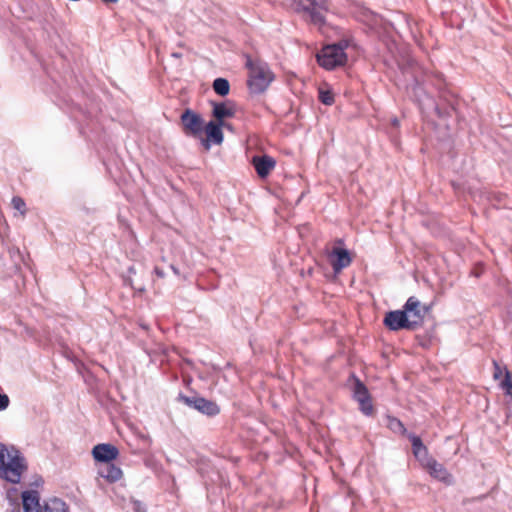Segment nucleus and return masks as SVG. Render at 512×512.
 Returning <instances> with one entry per match:
<instances>
[{"mask_svg":"<svg viewBox=\"0 0 512 512\" xmlns=\"http://www.w3.org/2000/svg\"><path fill=\"white\" fill-rule=\"evenodd\" d=\"M429 82L436 90L438 100L428 98L431 109L439 119H447L458 113L459 96L452 90L451 85L445 81L442 73L427 76Z\"/></svg>","mask_w":512,"mask_h":512,"instance_id":"f257e3e1","label":"nucleus"},{"mask_svg":"<svg viewBox=\"0 0 512 512\" xmlns=\"http://www.w3.org/2000/svg\"><path fill=\"white\" fill-rule=\"evenodd\" d=\"M399 67L404 75H410L411 77V83L407 84L406 87L409 96L418 104L421 111L431 109L428 98L433 97L427 93L424 87V81L420 77L421 68L418 63L413 59H408L406 62L399 64Z\"/></svg>","mask_w":512,"mask_h":512,"instance_id":"f03ea898","label":"nucleus"},{"mask_svg":"<svg viewBox=\"0 0 512 512\" xmlns=\"http://www.w3.org/2000/svg\"><path fill=\"white\" fill-rule=\"evenodd\" d=\"M345 48L346 46L341 43L324 46L315 55L317 64L328 71L344 66L348 59Z\"/></svg>","mask_w":512,"mask_h":512,"instance_id":"7ed1b4c3","label":"nucleus"},{"mask_svg":"<svg viewBox=\"0 0 512 512\" xmlns=\"http://www.w3.org/2000/svg\"><path fill=\"white\" fill-rule=\"evenodd\" d=\"M346 384L352 393V399L358 402L359 410L364 415L371 416L374 413V406L366 384L354 372L350 373Z\"/></svg>","mask_w":512,"mask_h":512,"instance_id":"20e7f679","label":"nucleus"},{"mask_svg":"<svg viewBox=\"0 0 512 512\" xmlns=\"http://www.w3.org/2000/svg\"><path fill=\"white\" fill-rule=\"evenodd\" d=\"M382 322L384 327L391 332L417 330V322L410 321V319H408L403 307L401 309L387 311L384 314Z\"/></svg>","mask_w":512,"mask_h":512,"instance_id":"39448f33","label":"nucleus"},{"mask_svg":"<svg viewBox=\"0 0 512 512\" xmlns=\"http://www.w3.org/2000/svg\"><path fill=\"white\" fill-rule=\"evenodd\" d=\"M327 257L335 275L341 273L353 260L351 252L344 247V241L340 238L335 240L330 251L327 250Z\"/></svg>","mask_w":512,"mask_h":512,"instance_id":"423d86ee","label":"nucleus"},{"mask_svg":"<svg viewBox=\"0 0 512 512\" xmlns=\"http://www.w3.org/2000/svg\"><path fill=\"white\" fill-rule=\"evenodd\" d=\"M177 399L189 408H192L207 417H215L220 413V407L215 401L198 395L186 396L183 393H179Z\"/></svg>","mask_w":512,"mask_h":512,"instance_id":"0eeeda50","label":"nucleus"},{"mask_svg":"<svg viewBox=\"0 0 512 512\" xmlns=\"http://www.w3.org/2000/svg\"><path fill=\"white\" fill-rule=\"evenodd\" d=\"M180 120L186 136L201 137L205 122L199 113L188 108L181 114Z\"/></svg>","mask_w":512,"mask_h":512,"instance_id":"6e6552de","label":"nucleus"},{"mask_svg":"<svg viewBox=\"0 0 512 512\" xmlns=\"http://www.w3.org/2000/svg\"><path fill=\"white\" fill-rule=\"evenodd\" d=\"M402 307L406 312L408 319H410V321L417 322L418 329L424 325L425 316L431 310L432 305L422 304L417 297L411 296L406 300Z\"/></svg>","mask_w":512,"mask_h":512,"instance_id":"1a4fd4ad","label":"nucleus"},{"mask_svg":"<svg viewBox=\"0 0 512 512\" xmlns=\"http://www.w3.org/2000/svg\"><path fill=\"white\" fill-rule=\"evenodd\" d=\"M0 464L3 466L5 479L13 484L20 482L22 472L27 469L25 458L19 451L15 452L7 464L5 462Z\"/></svg>","mask_w":512,"mask_h":512,"instance_id":"9d476101","label":"nucleus"},{"mask_svg":"<svg viewBox=\"0 0 512 512\" xmlns=\"http://www.w3.org/2000/svg\"><path fill=\"white\" fill-rule=\"evenodd\" d=\"M270 83V78L263 68H251L250 77L247 81L251 93L260 94L264 92Z\"/></svg>","mask_w":512,"mask_h":512,"instance_id":"9b49d317","label":"nucleus"},{"mask_svg":"<svg viewBox=\"0 0 512 512\" xmlns=\"http://www.w3.org/2000/svg\"><path fill=\"white\" fill-rule=\"evenodd\" d=\"M119 455L118 448L110 443L97 444L92 449V456L96 462L111 463Z\"/></svg>","mask_w":512,"mask_h":512,"instance_id":"f8f14e48","label":"nucleus"},{"mask_svg":"<svg viewBox=\"0 0 512 512\" xmlns=\"http://www.w3.org/2000/svg\"><path fill=\"white\" fill-rule=\"evenodd\" d=\"M222 127H228V123H219L217 121H209L204 125V131L207 135V139H202V144L208 149L210 147L209 141L214 144H221L224 139Z\"/></svg>","mask_w":512,"mask_h":512,"instance_id":"ddd939ff","label":"nucleus"},{"mask_svg":"<svg viewBox=\"0 0 512 512\" xmlns=\"http://www.w3.org/2000/svg\"><path fill=\"white\" fill-rule=\"evenodd\" d=\"M212 116L219 123H226V118H232L236 114V104L231 100L224 102H212Z\"/></svg>","mask_w":512,"mask_h":512,"instance_id":"4468645a","label":"nucleus"},{"mask_svg":"<svg viewBox=\"0 0 512 512\" xmlns=\"http://www.w3.org/2000/svg\"><path fill=\"white\" fill-rule=\"evenodd\" d=\"M251 163L260 178H266L276 164L273 157L266 154L253 156Z\"/></svg>","mask_w":512,"mask_h":512,"instance_id":"2eb2a0df","label":"nucleus"},{"mask_svg":"<svg viewBox=\"0 0 512 512\" xmlns=\"http://www.w3.org/2000/svg\"><path fill=\"white\" fill-rule=\"evenodd\" d=\"M431 477L441 481L446 485L454 484V477L448 470L444 467L443 464L437 462L436 459L430 460L428 462V467H426Z\"/></svg>","mask_w":512,"mask_h":512,"instance_id":"dca6fc26","label":"nucleus"},{"mask_svg":"<svg viewBox=\"0 0 512 512\" xmlns=\"http://www.w3.org/2000/svg\"><path fill=\"white\" fill-rule=\"evenodd\" d=\"M23 512H42L40 496L36 490H26L21 495Z\"/></svg>","mask_w":512,"mask_h":512,"instance_id":"f3484780","label":"nucleus"},{"mask_svg":"<svg viewBox=\"0 0 512 512\" xmlns=\"http://www.w3.org/2000/svg\"><path fill=\"white\" fill-rule=\"evenodd\" d=\"M98 474L110 483L117 482L122 478V470L114 463H105L98 470Z\"/></svg>","mask_w":512,"mask_h":512,"instance_id":"a211bd4d","label":"nucleus"},{"mask_svg":"<svg viewBox=\"0 0 512 512\" xmlns=\"http://www.w3.org/2000/svg\"><path fill=\"white\" fill-rule=\"evenodd\" d=\"M415 339L420 347L429 349L436 339V324L432 323L423 333L416 334Z\"/></svg>","mask_w":512,"mask_h":512,"instance_id":"6ab92c4d","label":"nucleus"},{"mask_svg":"<svg viewBox=\"0 0 512 512\" xmlns=\"http://www.w3.org/2000/svg\"><path fill=\"white\" fill-rule=\"evenodd\" d=\"M43 510L44 512H69L67 504L59 498L49 499L45 502Z\"/></svg>","mask_w":512,"mask_h":512,"instance_id":"aec40b11","label":"nucleus"},{"mask_svg":"<svg viewBox=\"0 0 512 512\" xmlns=\"http://www.w3.org/2000/svg\"><path fill=\"white\" fill-rule=\"evenodd\" d=\"M318 100L326 106H331L334 102V92L330 86L325 84V87L318 88Z\"/></svg>","mask_w":512,"mask_h":512,"instance_id":"412c9836","label":"nucleus"},{"mask_svg":"<svg viewBox=\"0 0 512 512\" xmlns=\"http://www.w3.org/2000/svg\"><path fill=\"white\" fill-rule=\"evenodd\" d=\"M212 88L216 94L225 97L230 92V83L226 78H216L212 83Z\"/></svg>","mask_w":512,"mask_h":512,"instance_id":"4be33fe9","label":"nucleus"},{"mask_svg":"<svg viewBox=\"0 0 512 512\" xmlns=\"http://www.w3.org/2000/svg\"><path fill=\"white\" fill-rule=\"evenodd\" d=\"M386 426L396 434L405 435L407 433V429L402 421L394 416H386Z\"/></svg>","mask_w":512,"mask_h":512,"instance_id":"5701e85b","label":"nucleus"},{"mask_svg":"<svg viewBox=\"0 0 512 512\" xmlns=\"http://www.w3.org/2000/svg\"><path fill=\"white\" fill-rule=\"evenodd\" d=\"M500 387L507 397H512V373L505 367V375L500 382Z\"/></svg>","mask_w":512,"mask_h":512,"instance_id":"b1692460","label":"nucleus"},{"mask_svg":"<svg viewBox=\"0 0 512 512\" xmlns=\"http://www.w3.org/2000/svg\"><path fill=\"white\" fill-rule=\"evenodd\" d=\"M407 438L411 442L412 446V453L419 452L421 449H424L426 446L424 445L421 437L419 435H416L414 433H408Z\"/></svg>","mask_w":512,"mask_h":512,"instance_id":"393cba45","label":"nucleus"},{"mask_svg":"<svg viewBox=\"0 0 512 512\" xmlns=\"http://www.w3.org/2000/svg\"><path fill=\"white\" fill-rule=\"evenodd\" d=\"M413 455L415 458L421 463L423 467H428V462L430 460H434L435 458L429 456L428 448L425 447L424 449H421L419 452H414Z\"/></svg>","mask_w":512,"mask_h":512,"instance_id":"a878e982","label":"nucleus"},{"mask_svg":"<svg viewBox=\"0 0 512 512\" xmlns=\"http://www.w3.org/2000/svg\"><path fill=\"white\" fill-rule=\"evenodd\" d=\"M11 204L15 210L19 211L22 215H25L26 203L21 197L14 196L11 200Z\"/></svg>","mask_w":512,"mask_h":512,"instance_id":"bb28decb","label":"nucleus"},{"mask_svg":"<svg viewBox=\"0 0 512 512\" xmlns=\"http://www.w3.org/2000/svg\"><path fill=\"white\" fill-rule=\"evenodd\" d=\"M10 399L7 394L0 393V412L9 407Z\"/></svg>","mask_w":512,"mask_h":512,"instance_id":"cd10ccee","label":"nucleus"},{"mask_svg":"<svg viewBox=\"0 0 512 512\" xmlns=\"http://www.w3.org/2000/svg\"><path fill=\"white\" fill-rule=\"evenodd\" d=\"M308 231H309L308 224H304L302 226H297L296 227V232L298 234V237L301 238V239H303L306 236Z\"/></svg>","mask_w":512,"mask_h":512,"instance_id":"c85d7f7f","label":"nucleus"},{"mask_svg":"<svg viewBox=\"0 0 512 512\" xmlns=\"http://www.w3.org/2000/svg\"><path fill=\"white\" fill-rule=\"evenodd\" d=\"M493 364H494L493 377H494V379H499L502 376V368L496 361H493Z\"/></svg>","mask_w":512,"mask_h":512,"instance_id":"c756f323","label":"nucleus"},{"mask_svg":"<svg viewBox=\"0 0 512 512\" xmlns=\"http://www.w3.org/2000/svg\"><path fill=\"white\" fill-rule=\"evenodd\" d=\"M7 453V447L5 444L0 443V463H4L5 454Z\"/></svg>","mask_w":512,"mask_h":512,"instance_id":"7c9ffc66","label":"nucleus"},{"mask_svg":"<svg viewBox=\"0 0 512 512\" xmlns=\"http://www.w3.org/2000/svg\"><path fill=\"white\" fill-rule=\"evenodd\" d=\"M154 273L159 277V278H164L165 277V272L159 268V267H155L154 268Z\"/></svg>","mask_w":512,"mask_h":512,"instance_id":"2f4dec72","label":"nucleus"},{"mask_svg":"<svg viewBox=\"0 0 512 512\" xmlns=\"http://www.w3.org/2000/svg\"><path fill=\"white\" fill-rule=\"evenodd\" d=\"M390 123H391V126L396 129L399 128V126H400V121L397 117L392 118Z\"/></svg>","mask_w":512,"mask_h":512,"instance_id":"473e14b6","label":"nucleus"},{"mask_svg":"<svg viewBox=\"0 0 512 512\" xmlns=\"http://www.w3.org/2000/svg\"><path fill=\"white\" fill-rule=\"evenodd\" d=\"M124 284L130 286L131 288H134L133 281L130 276L124 278Z\"/></svg>","mask_w":512,"mask_h":512,"instance_id":"72a5a7b5","label":"nucleus"},{"mask_svg":"<svg viewBox=\"0 0 512 512\" xmlns=\"http://www.w3.org/2000/svg\"><path fill=\"white\" fill-rule=\"evenodd\" d=\"M507 410L512 411V397L506 401Z\"/></svg>","mask_w":512,"mask_h":512,"instance_id":"f704fd0d","label":"nucleus"},{"mask_svg":"<svg viewBox=\"0 0 512 512\" xmlns=\"http://www.w3.org/2000/svg\"><path fill=\"white\" fill-rule=\"evenodd\" d=\"M135 511L136 512H145L144 510L142 511L140 502L135 503Z\"/></svg>","mask_w":512,"mask_h":512,"instance_id":"c9c22d12","label":"nucleus"},{"mask_svg":"<svg viewBox=\"0 0 512 512\" xmlns=\"http://www.w3.org/2000/svg\"><path fill=\"white\" fill-rule=\"evenodd\" d=\"M170 268H171V270L173 271V273L175 275H179L180 274L179 269L176 266L171 265Z\"/></svg>","mask_w":512,"mask_h":512,"instance_id":"e433bc0d","label":"nucleus"},{"mask_svg":"<svg viewBox=\"0 0 512 512\" xmlns=\"http://www.w3.org/2000/svg\"><path fill=\"white\" fill-rule=\"evenodd\" d=\"M34 484L36 486H40L43 484V479L41 477H39L38 479L35 480Z\"/></svg>","mask_w":512,"mask_h":512,"instance_id":"4c0bfd02","label":"nucleus"},{"mask_svg":"<svg viewBox=\"0 0 512 512\" xmlns=\"http://www.w3.org/2000/svg\"><path fill=\"white\" fill-rule=\"evenodd\" d=\"M171 56H172V57H174V58H181V57H182V54H181V53H179V52H173V53L171 54Z\"/></svg>","mask_w":512,"mask_h":512,"instance_id":"58836bf2","label":"nucleus"},{"mask_svg":"<svg viewBox=\"0 0 512 512\" xmlns=\"http://www.w3.org/2000/svg\"><path fill=\"white\" fill-rule=\"evenodd\" d=\"M128 273H129V274H135V273H136L134 266H130V267L128 268Z\"/></svg>","mask_w":512,"mask_h":512,"instance_id":"ea45409f","label":"nucleus"},{"mask_svg":"<svg viewBox=\"0 0 512 512\" xmlns=\"http://www.w3.org/2000/svg\"><path fill=\"white\" fill-rule=\"evenodd\" d=\"M304 192H301L300 196L298 197L297 201H296V205L299 204V202L301 201V199L303 198L304 196Z\"/></svg>","mask_w":512,"mask_h":512,"instance_id":"a19ab883","label":"nucleus"},{"mask_svg":"<svg viewBox=\"0 0 512 512\" xmlns=\"http://www.w3.org/2000/svg\"><path fill=\"white\" fill-rule=\"evenodd\" d=\"M104 3H116L118 0H101Z\"/></svg>","mask_w":512,"mask_h":512,"instance_id":"79ce46f5","label":"nucleus"},{"mask_svg":"<svg viewBox=\"0 0 512 512\" xmlns=\"http://www.w3.org/2000/svg\"><path fill=\"white\" fill-rule=\"evenodd\" d=\"M364 15H367V16H368V15L374 16L375 14H374L372 11H370V10H366V11L364 12Z\"/></svg>","mask_w":512,"mask_h":512,"instance_id":"37998d69","label":"nucleus"},{"mask_svg":"<svg viewBox=\"0 0 512 512\" xmlns=\"http://www.w3.org/2000/svg\"><path fill=\"white\" fill-rule=\"evenodd\" d=\"M298 309L299 308L297 306H293V310H294L295 314H298Z\"/></svg>","mask_w":512,"mask_h":512,"instance_id":"c03bdc74","label":"nucleus"},{"mask_svg":"<svg viewBox=\"0 0 512 512\" xmlns=\"http://www.w3.org/2000/svg\"><path fill=\"white\" fill-rule=\"evenodd\" d=\"M138 291H139V292H143V291H144V288H143V287H142V288H139V289H138Z\"/></svg>","mask_w":512,"mask_h":512,"instance_id":"a18cd8bd","label":"nucleus"},{"mask_svg":"<svg viewBox=\"0 0 512 512\" xmlns=\"http://www.w3.org/2000/svg\"><path fill=\"white\" fill-rule=\"evenodd\" d=\"M289 75H290V78H291L292 76H295V75H294V73H292L291 71L289 72Z\"/></svg>","mask_w":512,"mask_h":512,"instance_id":"49530a36","label":"nucleus"},{"mask_svg":"<svg viewBox=\"0 0 512 512\" xmlns=\"http://www.w3.org/2000/svg\"><path fill=\"white\" fill-rule=\"evenodd\" d=\"M289 455L292 456V447L290 446V452Z\"/></svg>","mask_w":512,"mask_h":512,"instance_id":"de8ad7c7","label":"nucleus"}]
</instances>
